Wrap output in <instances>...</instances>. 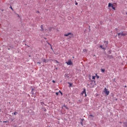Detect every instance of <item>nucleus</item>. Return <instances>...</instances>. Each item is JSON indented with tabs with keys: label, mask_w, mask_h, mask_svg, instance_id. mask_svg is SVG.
I'll list each match as a JSON object with an SVG mask.
<instances>
[{
	"label": "nucleus",
	"mask_w": 127,
	"mask_h": 127,
	"mask_svg": "<svg viewBox=\"0 0 127 127\" xmlns=\"http://www.w3.org/2000/svg\"><path fill=\"white\" fill-rule=\"evenodd\" d=\"M97 79H99V78H100V77L98 75H97Z\"/></svg>",
	"instance_id": "20"
},
{
	"label": "nucleus",
	"mask_w": 127,
	"mask_h": 127,
	"mask_svg": "<svg viewBox=\"0 0 127 127\" xmlns=\"http://www.w3.org/2000/svg\"><path fill=\"white\" fill-rule=\"evenodd\" d=\"M32 91H33V89H32Z\"/></svg>",
	"instance_id": "35"
},
{
	"label": "nucleus",
	"mask_w": 127,
	"mask_h": 127,
	"mask_svg": "<svg viewBox=\"0 0 127 127\" xmlns=\"http://www.w3.org/2000/svg\"><path fill=\"white\" fill-rule=\"evenodd\" d=\"M75 5H78V2L75 3Z\"/></svg>",
	"instance_id": "21"
},
{
	"label": "nucleus",
	"mask_w": 127,
	"mask_h": 127,
	"mask_svg": "<svg viewBox=\"0 0 127 127\" xmlns=\"http://www.w3.org/2000/svg\"><path fill=\"white\" fill-rule=\"evenodd\" d=\"M81 121H82V122L83 121H84V119H82Z\"/></svg>",
	"instance_id": "30"
},
{
	"label": "nucleus",
	"mask_w": 127,
	"mask_h": 127,
	"mask_svg": "<svg viewBox=\"0 0 127 127\" xmlns=\"http://www.w3.org/2000/svg\"><path fill=\"white\" fill-rule=\"evenodd\" d=\"M95 78H96V76H92V79H93V80H95Z\"/></svg>",
	"instance_id": "12"
},
{
	"label": "nucleus",
	"mask_w": 127,
	"mask_h": 127,
	"mask_svg": "<svg viewBox=\"0 0 127 127\" xmlns=\"http://www.w3.org/2000/svg\"><path fill=\"white\" fill-rule=\"evenodd\" d=\"M102 49H103V50H105L106 49V48H105L103 47V48H102Z\"/></svg>",
	"instance_id": "25"
},
{
	"label": "nucleus",
	"mask_w": 127,
	"mask_h": 127,
	"mask_svg": "<svg viewBox=\"0 0 127 127\" xmlns=\"http://www.w3.org/2000/svg\"><path fill=\"white\" fill-rule=\"evenodd\" d=\"M38 64H41V63L39 62H38Z\"/></svg>",
	"instance_id": "27"
},
{
	"label": "nucleus",
	"mask_w": 127,
	"mask_h": 127,
	"mask_svg": "<svg viewBox=\"0 0 127 127\" xmlns=\"http://www.w3.org/2000/svg\"><path fill=\"white\" fill-rule=\"evenodd\" d=\"M89 117H91V118H94V116L93 115H90Z\"/></svg>",
	"instance_id": "14"
},
{
	"label": "nucleus",
	"mask_w": 127,
	"mask_h": 127,
	"mask_svg": "<svg viewBox=\"0 0 127 127\" xmlns=\"http://www.w3.org/2000/svg\"><path fill=\"white\" fill-rule=\"evenodd\" d=\"M17 15H18V16L19 17V15L18 14Z\"/></svg>",
	"instance_id": "32"
},
{
	"label": "nucleus",
	"mask_w": 127,
	"mask_h": 127,
	"mask_svg": "<svg viewBox=\"0 0 127 127\" xmlns=\"http://www.w3.org/2000/svg\"><path fill=\"white\" fill-rule=\"evenodd\" d=\"M59 93H60L61 95H63L62 92L61 91H59Z\"/></svg>",
	"instance_id": "19"
},
{
	"label": "nucleus",
	"mask_w": 127,
	"mask_h": 127,
	"mask_svg": "<svg viewBox=\"0 0 127 127\" xmlns=\"http://www.w3.org/2000/svg\"><path fill=\"white\" fill-rule=\"evenodd\" d=\"M83 52H88V50L85 49H83Z\"/></svg>",
	"instance_id": "9"
},
{
	"label": "nucleus",
	"mask_w": 127,
	"mask_h": 127,
	"mask_svg": "<svg viewBox=\"0 0 127 127\" xmlns=\"http://www.w3.org/2000/svg\"><path fill=\"white\" fill-rule=\"evenodd\" d=\"M81 125H83V122H81Z\"/></svg>",
	"instance_id": "31"
},
{
	"label": "nucleus",
	"mask_w": 127,
	"mask_h": 127,
	"mask_svg": "<svg viewBox=\"0 0 127 127\" xmlns=\"http://www.w3.org/2000/svg\"><path fill=\"white\" fill-rule=\"evenodd\" d=\"M73 35V34L71 33H68L67 34H64V36H69V35Z\"/></svg>",
	"instance_id": "5"
},
{
	"label": "nucleus",
	"mask_w": 127,
	"mask_h": 127,
	"mask_svg": "<svg viewBox=\"0 0 127 127\" xmlns=\"http://www.w3.org/2000/svg\"><path fill=\"white\" fill-rule=\"evenodd\" d=\"M104 91L106 95H109V94H110V91H109V90H108L106 88H105Z\"/></svg>",
	"instance_id": "2"
},
{
	"label": "nucleus",
	"mask_w": 127,
	"mask_h": 127,
	"mask_svg": "<svg viewBox=\"0 0 127 127\" xmlns=\"http://www.w3.org/2000/svg\"><path fill=\"white\" fill-rule=\"evenodd\" d=\"M70 18H71V17H68V19H70Z\"/></svg>",
	"instance_id": "26"
},
{
	"label": "nucleus",
	"mask_w": 127,
	"mask_h": 127,
	"mask_svg": "<svg viewBox=\"0 0 127 127\" xmlns=\"http://www.w3.org/2000/svg\"><path fill=\"white\" fill-rule=\"evenodd\" d=\"M102 72H105V69H102Z\"/></svg>",
	"instance_id": "24"
},
{
	"label": "nucleus",
	"mask_w": 127,
	"mask_h": 127,
	"mask_svg": "<svg viewBox=\"0 0 127 127\" xmlns=\"http://www.w3.org/2000/svg\"><path fill=\"white\" fill-rule=\"evenodd\" d=\"M49 45H50L51 46V49H52V50H53V48H52V46L51 45V44L49 43Z\"/></svg>",
	"instance_id": "11"
},
{
	"label": "nucleus",
	"mask_w": 127,
	"mask_h": 127,
	"mask_svg": "<svg viewBox=\"0 0 127 127\" xmlns=\"http://www.w3.org/2000/svg\"><path fill=\"white\" fill-rule=\"evenodd\" d=\"M43 62L44 63H48V60H47L46 59H44Z\"/></svg>",
	"instance_id": "8"
},
{
	"label": "nucleus",
	"mask_w": 127,
	"mask_h": 127,
	"mask_svg": "<svg viewBox=\"0 0 127 127\" xmlns=\"http://www.w3.org/2000/svg\"><path fill=\"white\" fill-rule=\"evenodd\" d=\"M100 48H102V49L103 48V46H100Z\"/></svg>",
	"instance_id": "22"
},
{
	"label": "nucleus",
	"mask_w": 127,
	"mask_h": 127,
	"mask_svg": "<svg viewBox=\"0 0 127 127\" xmlns=\"http://www.w3.org/2000/svg\"><path fill=\"white\" fill-rule=\"evenodd\" d=\"M120 123V124H122V122H119Z\"/></svg>",
	"instance_id": "34"
},
{
	"label": "nucleus",
	"mask_w": 127,
	"mask_h": 127,
	"mask_svg": "<svg viewBox=\"0 0 127 127\" xmlns=\"http://www.w3.org/2000/svg\"><path fill=\"white\" fill-rule=\"evenodd\" d=\"M84 94H85V97H87V94L86 93V89H84L81 93L82 95H84Z\"/></svg>",
	"instance_id": "3"
},
{
	"label": "nucleus",
	"mask_w": 127,
	"mask_h": 127,
	"mask_svg": "<svg viewBox=\"0 0 127 127\" xmlns=\"http://www.w3.org/2000/svg\"><path fill=\"white\" fill-rule=\"evenodd\" d=\"M126 14H127V13H126Z\"/></svg>",
	"instance_id": "36"
},
{
	"label": "nucleus",
	"mask_w": 127,
	"mask_h": 127,
	"mask_svg": "<svg viewBox=\"0 0 127 127\" xmlns=\"http://www.w3.org/2000/svg\"><path fill=\"white\" fill-rule=\"evenodd\" d=\"M127 32H122L121 33H118V35L119 37H121V36H126V35H127Z\"/></svg>",
	"instance_id": "1"
},
{
	"label": "nucleus",
	"mask_w": 127,
	"mask_h": 127,
	"mask_svg": "<svg viewBox=\"0 0 127 127\" xmlns=\"http://www.w3.org/2000/svg\"><path fill=\"white\" fill-rule=\"evenodd\" d=\"M53 83H56V82L55 80L52 81Z\"/></svg>",
	"instance_id": "18"
},
{
	"label": "nucleus",
	"mask_w": 127,
	"mask_h": 127,
	"mask_svg": "<svg viewBox=\"0 0 127 127\" xmlns=\"http://www.w3.org/2000/svg\"><path fill=\"white\" fill-rule=\"evenodd\" d=\"M56 95H57V96H58V95H59V93L56 92Z\"/></svg>",
	"instance_id": "15"
},
{
	"label": "nucleus",
	"mask_w": 127,
	"mask_h": 127,
	"mask_svg": "<svg viewBox=\"0 0 127 127\" xmlns=\"http://www.w3.org/2000/svg\"><path fill=\"white\" fill-rule=\"evenodd\" d=\"M17 114V112H15L14 113V115H16Z\"/></svg>",
	"instance_id": "16"
},
{
	"label": "nucleus",
	"mask_w": 127,
	"mask_h": 127,
	"mask_svg": "<svg viewBox=\"0 0 127 127\" xmlns=\"http://www.w3.org/2000/svg\"><path fill=\"white\" fill-rule=\"evenodd\" d=\"M66 63L68 65H72V61H71V60H69L67 62H66Z\"/></svg>",
	"instance_id": "4"
},
{
	"label": "nucleus",
	"mask_w": 127,
	"mask_h": 127,
	"mask_svg": "<svg viewBox=\"0 0 127 127\" xmlns=\"http://www.w3.org/2000/svg\"><path fill=\"white\" fill-rule=\"evenodd\" d=\"M0 112H1V109H0Z\"/></svg>",
	"instance_id": "29"
},
{
	"label": "nucleus",
	"mask_w": 127,
	"mask_h": 127,
	"mask_svg": "<svg viewBox=\"0 0 127 127\" xmlns=\"http://www.w3.org/2000/svg\"><path fill=\"white\" fill-rule=\"evenodd\" d=\"M10 8H11V9H12V10H13V8H12V7L10 6Z\"/></svg>",
	"instance_id": "17"
},
{
	"label": "nucleus",
	"mask_w": 127,
	"mask_h": 127,
	"mask_svg": "<svg viewBox=\"0 0 127 127\" xmlns=\"http://www.w3.org/2000/svg\"><path fill=\"white\" fill-rule=\"evenodd\" d=\"M3 123H7V122L6 121H4Z\"/></svg>",
	"instance_id": "28"
},
{
	"label": "nucleus",
	"mask_w": 127,
	"mask_h": 127,
	"mask_svg": "<svg viewBox=\"0 0 127 127\" xmlns=\"http://www.w3.org/2000/svg\"><path fill=\"white\" fill-rule=\"evenodd\" d=\"M55 61L56 62V63H59L57 60H56Z\"/></svg>",
	"instance_id": "23"
},
{
	"label": "nucleus",
	"mask_w": 127,
	"mask_h": 127,
	"mask_svg": "<svg viewBox=\"0 0 127 127\" xmlns=\"http://www.w3.org/2000/svg\"><path fill=\"white\" fill-rule=\"evenodd\" d=\"M52 29V28H49L48 30L49 31V32H50V31H51Z\"/></svg>",
	"instance_id": "10"
},
{
	"label": "nucleus",
	"mask_w": 127,
	"mask_h": 127,
	"mask_svg": "<svg viewBox=\"0 0 127 127\" xmlns=\"http://www.w3.org/2000/svg\"><path fill=\"white\" fill-rule=\"evenodd\" d=\"M41 31H43L44 30V29L43 28V25H41Z\"/></svg>",
	"instance_id": "7"
},
{
	"label": "nucleus",
	"mask_w": 127,
	"mask_h": 127,
	"mask_svg": "<svg viewBox=\"0 0 127 127\" xmlns=\"http://www.w3.org/2000/svg\"><path fill=\"white\" fill-rule=\"evenodd\" d=\"M66 109H68V108H67L66 107H65Z\"/></svg>",
	"instance_id": "33"
},
{
	"label": "nucleus",
	"mask_w": 127,
	"mask_h": 127,
	"mask_svg": "<svg viewBox=\"0 0 127 127\" xmlns=\"http://www.w3.org/2000/svg\"><path fill=\"white\" fill-rule=\"evenodd\" d=\"M112 8L114 10H116V7H114V6H113Z\"/></svg>",
	"instance_id": "13"
},
{
	"label": "nucleus",
	"mask_w": 127,
	"mask_h": 127,
	"mask_svg": "<svg viewBox=\"0 0 127 127\" xmlns=\"http://www.w3.org/2000/svg\"><path fill=\"white\" fill-rule=\"evenodd\" d=\"M113 6H114V5H113V4L111 3H109L108 4V7H113Z\"/></svg>",
	"instance_id": "6"
}]
</instances>
